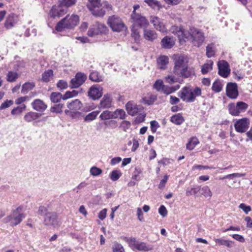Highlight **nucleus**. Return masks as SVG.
<instances>
[{
    "label": "nucleus",
    "mask_w": 252,
    "mask_h": 252,
    "mask_svg": "<svg viewBox=\"0 0 252 252\" xmlns=\"http://www.w3.org/2000/svg\"><path fill=\"white\" fill-rule=\"evenodd\" d=\"M101 108H109L110 107V96L109 94L105 95L100 103Z\"/></svg>",
    "instance_id": "nucleus-36"
},
{
    "label": "nucleus",
    "mask_w": 252,
    "mask_h": 252,
    "mask_svg": "<svg viewBox=\"0 0 252 252\" xmlns=\"http://www.w3.org/2000/svg\"><path fill=\"white\" fill-rule=\"evenodd\" d=\"M87 7L94 16L96 17H102L106 13L101 0H88Z\"/></svg>",
    "instance_id": "nucleus-5"
},
{
    "label": "nucleus",
    "mask_w": 252,
    "mask_h": 252,
    "mask_svg": "<svg viewBox=\"0 0 252 252\" xmlns=\"http://www.w3.org/2000/svg\"><path fill=\"white\" fill-rule=\"evenodd\" d=\"M77 1V0H61L59 1L61 2V4L63 5L67 9L68 7L74 5Z\"/></svg>",
    "instance_id": "nucleus-46"
},
{
    "label": "nucleus",
    "mask_w": 252,
    "mask_h": 252,
    "mask_svg": "<svg viewBox=\"0 0 252 252\" xmlns=\"http://www.w3.org/2000/svg\"><path fill=\"white\" fill-rule=\"evenodd\" d=\"M14 21L13 15H9L6 19L5 23V27L7 29H10L14 26Z\"/></svg>",
    "instance_id": "nucleus-50"
},
{
    "label": "nucleus",
    "mask_w": 252,
    "mask_h": 252,
    "mask_svg": "<svg viewBox=\"0 0 252 252\" xmlns=\"http://www.w3.org/2000/svg\"><path fill=\"white\" fill-rule=\"evenodd\" d=\"M113 252H125V249L123 246L117 242H114L112 246Z\"/></svg>",
    "instance_id": "nucleus-48"
},
{
    "label": "nucleus",
    "mask_w": 252,
    "mask_h": 252,
    "mask_svg": "<svg viewBox=\"0 0 252 252\" xmlns=\"http://www.w3.org/2000/svg\"><path fill=\"white\" fill-rule=\"evenodd\" d=\"M157 99V96L153 94H149L147 96L142 98V101L147 105L153 104Z\"/></svg>",
    "instance_id": "nucleus-32"
},
{
    "label": "nucleus",
    "mask_w": 252,
    "mask_h": 252,
    "mask_svg": "<svg viewBox=\"0 0 252 252\" xmlns=\"http://www.w3.org/2000/svg\"><path fill=\"white\" fill-rule=\"evenodd\" d=\"M199 143V140L196 137L190 138L186 145V148L189 150H192Z\"/></svg>",
    "instance_id": "nucleus-29"
},
{
    "label": "nucleus",
    "mask_w": 252,
    "mask_h": 252,
    "mask_svg": "<svg viewBox=\"0 0 252 252\" xmlns=\"http://www.w3.org/2000/svg\"><path fill=\"white\" fill-rule=\"evenodd\" d=\"M41 115L40 114L37 112L31 111L25 114L24 117V119L27 122L30 123L38 119Z\"/></svg>",
    "instance_id": "nucleus-25"
},
{
    "label": "nucleus",
    "mask_w": 252,
    "mask_h": 252,
    "mask_svg": "<svg viewBox=\"0 0 252 252\" xmlns=\"http://www.w3.org/2000/svg\"><path fill=\"white\" fill-rule=\"evenodd\" d=\"M62 98H63V96L60 93L53 92L50 95V99L54 103L59 102Z\"/></svg>",
    "instance_id": "nucleus-42"
},
{
    "label": "nucleus",
    "mask_w": 252,
    "mask_h": 252,
    "mask_svg": "<svg viewBox=\"0 0 252 252\" xmlns=\"http://www.w3.org/2000/svg\"><path fill=\"white\" fill-rule=\"evenodd\" d=\"M246 175V173H234L230 174H228L224 177H223L222 179H233L235 178H241L244 177Z\"/></svg>",
    "instance_id": "nucleus-49"
},
{
    "label": "nucleus",
    "mask_w": 252,
    "mask_h": 252,
    "mask_svg": "<svg viewBox=\"0 0 252 252\" xmlns=\"http://www.w3.org/2000/svg\"><path fill=\"white\" fill-rule=\"evenodd\" d=\"M90 174L93 176H97L101 174L102 172L100 168L94 166L91 168L90 170Z\"/></svg>",
    "instance_id": "nucleus-51"
},
{
    "label": "nucleus",
    "mask_w": 252,
    "mask_h": 252,
    "mask_svg": "<svg viewBox=\"0 0 252 252\" xmlns=\"http://www.w3.org/2000/svg\"><path fill=\"white\" fill-rule=\"evenodd\" d=\"M144 2L153 9L160 7V2L157 0H144Z\"/></svg>",
    "instance_id": "nucleus-44"
},
{
    "label": "nucleus",
    "mask_w": 252,
    "mask_h": 252,
    "mask_svg": "<svg viewBox=\"0 0 252 252\" xmlns=\"http://www.w3.org/2000/svg\"><path fill=\"white\" fill-rule=\"evenodd\" d=\"M163 81L161 80H157L154 84V88L158 92H161L164 88Z\"/></svg>",
    "instance_id": "nucleus-53"
},
{
    "label": "nucleus",
    "mask_w": 252,
    "mask_h": 252,
    "mask_svg": "<svg viewBox=\"0 0 252 252\" xmlns=\"http://www.w3.org/2000/svg\"><path fill=\"white\" fill-rule=\"evenodd\" d=\"M29 100V98L28 96H21L15 100V103L17 105H19Z\"/></svg>",
    "instance_id": "nucleus-62"
},
{
    "label": "nucleus",
    "mask_w": 252,
    "mask_h": 252,
    "mask_svg": "<svg viewBox=\"0 0 252 252\" xmlns=\"http://www.w3.org/2000/svg\"><path fill=\"white\" fill-rule=\"evenodd\" d=\"M239 208L241 209L246 214H248L251 211V207L247 206L244 203H241L239 205Z\"/></svg>",
    "instance_id": "nucleus-61"
},
{
    "label": "nucleus",
    "mask_w": 252,
    "mask_h": 252,
    "mask_svg": "<svg viewBox=\"0 0 252 252\" xmlns=\"http://www.w3.org/2000/svg\"><path fill=\"white\" fill-rule=\"evenodd\" d=\"M126 116V112L123 109H117L111 114V119H124Z\"/></svg>",
    "instance_id": "nucleus-30"
},
{
    "label": "nucleus",
    "mask_w": 252,
    "mask_h": 252,
    "mask_svg": "<svg viewBox=\"0 0 252 252\" xmlns=\"http://www.w3.org/2000/svg\"><path fill=\"white\" fill-rule=\"evenodd\" d=\"M168 178L169 176L167 175L164 176L163 178L160 181L158 185V188L162 189L165 187V185L167 181Z\"/></svg>",
    "instance_id": "nucleus-64"
},
{
    "label": "nucleus",
    "mask_w": 252,
    "mask_h": 252,
    "mask_svg": "<svg viewBox=\"0 0 252 252\" xmlns=\"http://www.w3.org/2000/svg\"><path fill=\"white\" fill-rule=\"evenodd\" d=\"M44 223L47 226H56L58 224V216L54 212H48L46 214L44 219Z\"/></svg>",
    "instance_id": "nucleus-19"
},
{
    "label": "nucleus",
    "mask_w": 252,
    "mask_h": 252,
    "mask_svg": "<svg viewBox=\"0 0 252 252\" xmlns=\"http://www.w3.org/2000/svg\"><path fill=\"white\" fill-rule=\"evenodd\" d=\"M126 109L127 113L131 116L136 115L139 111L137 105L131 101L126 104Z\"/></svg>",
    "instance_id": "nucleus-22"
},
{
    "label": "nucleus",
    "mask_w": 252,
    "mask_h": 252,
    "mask_svg": "<svg viewBox=\"0 0 252 252\" xmlns=\"http://www.w3.org/2000/svg\"><path fill=\"white\" fill-rule=\"evenodd\" d=\"M126 29L121 20L115 16H111V29L113 31L120 32Z\"/></svg>",
    "instance_id": "nucleus-20"
},
{
    "label": "nucleus",
    "mask_w": 252,
    "mask_h": 252,
    "mask_svg": "<svg viewBox=\"0 0 252 252\" xmlns=\"http://www.w3.org/2000/svg\"><path fill=\"white\" fill-rule=\"evenodd\" d=\"M122 173L120 170H114L111 172V180H118L122 176Z\"/></svg>",
    "instance_id": "nucleus-52"
},
{
    "label": "nucleus",
    "mask_w": 252,
    "mask_h": 252,
    "mask_svg": "<svg viewBox=\"0 0 252 252\" xmlns=\"http://www.w3.org/2000/svg\"><path fill=\"white\" fill-rule=\"evenodd\" d=\"M130 126L131 123L127 121H122L120 125V127L126 132L130 130Z\"/></svg>",
    "instance_id": "nucleus-54"
},
{
    "label": "nucleus",
    "mask_w": 252,
    "mask_h": 252,
    "mask_svg": "<svg viewBox=\"0 0 252 252\" xmlns=\"http://www.w3.org/2000/svg\"><path fill=\"white\" fill-rule=\"evenodd\" d=\"M179 88L180 86L179 85H177L174 87H169L164 85V88L162 89V91L161 92L166 94H169L174 92L175 91L179 89Z\"/></svg>",
    "instance_id": "nucleus-43"
},
{
    "label": "nucleus",
    "mask_w": 252,
    "mask_h": 252,
    "mask_svg": "<svg viewBox=\"0 0 252 252\" xmlns=\"http://www.w3.org/2000/svg\"><path fill=\"white\" fill-rule=\"evenodd\" d=\"M158 213L163 217L166 216L167 214V211L164 205H161L160 206L158 209Z\"/></svg>",
    "instance_id": "nucleus-63"
},
{
    "label": "nucleus",
    "mask_w": 252,
    "mask_h": 252,
    "mask_svg": "<svg viewBox=\"0 0 252 252\" xmlns=\"http://www.w3.org/2000/svg\"><path fill=\"white\" fill-rule=\"evenodd\" d=\"M250 125V121L247 118L236 120L234 126L236 131L239 133H244L249 128Z\"/></svg>",
    "instance_id": "nucleus-10"
},
{
    "label": "nucleus",
    "mask_w": 252,
    "mask_h": 252,
    "mask_svg": "<svg viewBox=\"0 0 252 252\" xmlns=\"http://www.w3.org/2000/svg\"><path fill=\"white\" fill-rule=\"evenodd\" d=\"M214 240L218 245L220 246H226L228 248L231 247L233 243L231 241L223 239L222 238L215 239Z\"/></svg>",
    "instance_id": "nucleus-38"
},
{
    "label": "nucleus",
    "mask_w": 252,
    "mask_h": 252,
    "mask_svg": "<svg viewBox=\"0 0 252 252\" xmlns=\"http://www.w3.org/2000/svg\"><path fill=\"white\" fill-rule=\"evenodd\" d=\"M26 109L25 104H23L21 105L13 108L11 111V114L15 115L18 114H21Z\"/></svg>",
    "instance_id": "nucleus-47"
},
{
    "label": "nucleus",
    "mask_w": 252,
    "mask_h": 252,
    "mask_svg": "<svg viewBox=\"0 0 252 252\" xmlns=\"http://www.w3.org/2000/svg\"><path fill=\"white\" fill-rule=\"evenodd\" d=\"M67 11V9L63 5L61 4V2L59 1L58 5H54L50 10V14L51 16L55 18L56 17H60L65 14Z\"/></svg>",
    "instance_id": "nucleus-14"
},
{
    "label": "nucleus",
    "mask_w": 252,
    "mask_h": 252,
    "mask_svg": "<svg viewBox=\"0 0 252 252\" xmlns=\"http://www.w3.org/2000/svg\"><path fill=\"white\" fill-rule=\"evenodd\" d=\"M108 32V29L105 25L98 22L92 25L88 32V35L94 37L96 35L105 34Z\"/></svg>",
    "instance_id": "nucleus-9"
},
{
    "label": "nucleus",
    "mask_w": 252,
    "mask_h": 252,
    "mask_svg": "<svg viewBox=\"0 0 252 252\" xmlns=\"http://www.w3.org/2000/svg\"><path fill=\"white\" fill-rule=\"evenodd\" d=\"M63 105L61 104H55L51 108V111L56 113H61L62 112Z\"/></svg>",
    "instance_id": "nucleus-56"
},
{
    "label": "nucleus",
    "mask_w": 252,
    "mask_h": 252,
    "mask_svg": "<svg viewBox=\"0 0 252 252\" xmlns=\"http://www.w3.org/2000/svg\"><path fill=\"white\" fill-rule=\"evenodd\" d=\"M248 108V105L242 101H238L236 104L231 103L228 105L229 113L233 116H238L241 113L245 112Z\"/></svg>",
    "instance_id": "nucleus-7"
},
{
    "label": "nucleus",
    "mask_w": 252,
    "mask_h": 252,
    "mask_svg": "<svg viewBox=\"0 0 252 252\" xmlns=\"http://www.w3.org/2000/svg\"><path fill=\"white\" fill-rule=\"evenodd\" d=\"M35 87V84L33 82H26L22 86L21 92L22 94H26L29 91L33 89Z\"/></svg>",
    "instance_id": "nucleus-35"
},
{
    "label": "nucleus",
    "mask_w": 252,
    "mask_h": 252,
    "mask_svg": "<svg viewBox=\"0 0 252 252\" xmlns=\"http://www.w3.org/2000/svg\"><path fill=\"white\" fill-rule=\"evenodd\" d=\"M223 86L222 81L220 80H216L213 84L212 89L215 93H219L221 91Z\"/></svg>",
    "instance_id": "nucleus-34"
},
{
    "label": "nucleus",
    "mask_w": 252,
    "mask_h": 252,
    "mask_svg": "<svg viewBox=\"0 0 252 252\" xmlns=\"http://www.w3.org/2000/svg\"><path fill=\"white\" fill-rule=\"evenodd\" d=\"M213 65V62L212 60H208L206 63H204L201 69V72L202 74H205L212 69V66Z\"/></svg>",
    "instance_id": "nucleus-33"
},
{
    "label": "nucleus",
    "mask_w": 252,
    "mask_h": 252,
    "mask_svg": "<svg viewBox=\"0 0 252 252\" xmlns=\"http://www.w3.org/2000/svg\"><path fill=\"white\" fill-rule=\"evenodd\" d=\"M187 34L189 36L188 39L190 38L191 42L194 46L198 47L202 44L204 40V36L200 30L194 28H190Z\"/></svg>",
    "instance_id": "nucleus-6"
},
{
    "label": "nucleus",
    "mask_w": 252,
    "mask_h": 252,
    "mask_svg": "<svg viewBox=\"0 0 252 252\" xmlns=\"http://www.w3.org/2000/svg\"><path fill=\"white\" fill-rule=\"evenodd\" d=\"M21 208L18 207L14 211L10 216L6 218V221H10L12 225H16L25 218V215L20 212Z\"/></svg>",
    "instance_id": "nucleus-11"
},
{
    "label": "nucleus",
    "mask_w": 252,
    "mask_h": 252,
    "mask_svg": "<svg viewBox=\"0 0 252 252\" xmlns=\"http://www.w3.org/2000/svg\"><path fill=\"white\" fill-rule=\"evenodd\" d=\"M227 96L231 99H236L238 96L237 85L235 83H228L226 88Z\"/></svg>",
    "instance_id": "nucleus-17"
},
{
    "label": "nucleus",
    "mask_w": 252,
    "mask_h": 252,
    "mask_svg": "<svg viewBox=\"0 0 252 252\" xmlns=\"http://www.w3.org/2000/svg\"><path fill=\"white\" fill-rule=\"evenodd\" d=\"M82 103L78 99H75L67 105V107L73 111H77L82 107Z\"/></svg>",
    "instance_id": "nucleus-27"
},
{
    "label": "nucleus",
    "mask_w": 252,
    "mask_h": 252,
    "mask_svg": "<svg viewBox=\"0 0 252 252\" xmlns=\"http://www.w3.org/2000/svg\"><path fill=\"white\" fill-rule=\"evenodd\" d=\"M57 86L60 90H64L68 87V84L66 81L60 80L58 82Z\"/></svg>",
    "instance_id": "nucleus-57"
},
{
    "label": "nucleus",
    "mask_w": 252,
    "mask_h": 252,
    "mask_svg": "<svg viewBox=\"0 0 252 252\" xmlns=\"http://www.w3.org/2000/svg\"><path fill=\"white\" fill-rule=\"evenodd\" d=\"M150 21L157 30L161 32H167V29L163 22V20L159 18L157 16H152L150 17Z\"/></svg>",
    "instance_id": "nucleus-15"
},
{
    "label": "nucleus",
    "mask_w": 252,
    "mask_h": 252,
    "mask_svg": "<svg viewBox=\"0 0 252 252\" xmlns=\"http://www.w3.org/2000/svg\"><path fill=\"white\" fill-rule=\"evenodd\" d=\"M151 128L152 131L154 133L157 131L158 127H159V125L158 122L156 121H152L150 122Z\"/></svg>",
    "instance_id": "nucleus-60"
},
{
    "label": "nucleus",
    "mask_w": 252,
    "mask_h": 252,
    "mask_svg": "<svg viewBox=\"0 0 252 252\" xmlns=\"http://www.w3.org/2000/svg\"><path fill=\"white\" fill-rule=\"evenodd\" d=\"M170 121L175 125H180L184 122V119L181 114L178 113L172 116Z\"/></svg>",
    "instance_id": "nucleus-31"
},
{
    "label": "nucleus",
    "mask_w": 252,
    "mask_h": 252,
    "mask_svg": "<svg viewBox=\"0 0 252 252\" xmlns=\"http://www.w3.org/2000/svg\"><path fill=\"white\" fill-rule=\"evenodd\" d=\"M53 76V71L51 69L45 71L42 74V80L45 82H49Z\"/></svg>",
    "instance_id": "nucleus-37"
},
{
    "label": "nucleus",
    "mask_w": 252,
    "mask_h": 252,
    "mask_svg": "<svg viewBox=\"0 0 252 252\" xmlns=\"http://www.w3.org/2000/svg\"><path fill=\"white\" fill-rule=\"evenodd\" d=\"M87 79L86 75L81 72H78L75 77L70 81L71 88H76L82 85Z\"/></svg>",
    "instance_id": "nucleus-18"
},
{
    "label": "nucleus",
    "mask_w": 252,
    "mask_h": 252,
    "mask_svg": "<svg viewBox=\"0 0 252 252\" xmlns=\"http://www.w3.org/2000/svg\"><path fill=\"white\" fill-rule=\"evenodd\" d=\"M128 242L129 247L133 250L148 252L153 249V247L151 245H148L143 242L137 241L134 238H130Z\"/></svg>",
    "instance_id": "nucleus-8"
},
{
    "label": "nucleus",
    "mask_w": 252,
    "mask_h": 252,
    "mask_svg": "<svg viewBox=\"0 0 252 252\" xmlns=\"http://www.w3.org/2000/svg\"><path fill=\"white\" fill-rule=\"evenodd\" d=\"M143 35L146 40L151 41L156 39L158 37L157 33L155 31L146 29H144Z\"/></svg>",
    "instance_id": "nucleus-24"
},
{
    "label": "nucleus",
    "mask_w": 252,
    "mask_h": 252,
    "mask_svg": "<svg viewBox=\"0 0 252 252\" xmlns=\"http://www.w3.org/2000/svg\"><path fill=\"white\" fill-rule=\"evenodd\" d=\"M200 190L201 194L205 197H211L212 196V192L208 186L200 187Z\"/></svg>",
    "instance_id": "nucleus-40"
},
{
    "label": "nucleus",
    "mask_w": 252,
    "mask_h": 252,
    "mask_svg": "<svg viewBox=\"0 0 252 252\" xmlns=\"http://www.w3.org/2000/svg\"><path fill=\"white\" fill-rule=\"evenodd\" d=\"M201 94V90L199 87L194 89L190 87H185L179 92V96L186 102H192L197 96Z\"/></svg>",
    "instance_id": "nucleus-4"
},
{
    "label": "nucleus",
    "mask_w": 252,
    "mask_h": 252,
    "mask_svg": "<svg viewBox=\"0 0 252 252\" xmlns=\"http://www.w3.org/2000/svg\"><path fill=\"white\" fill-rule=\"evenodd\" d=\"M102 120H109L110 119V112L108 110L104 111L100 115Z\"/></svg>",
    "instance_id": "nucleus-58"
},
{
    "label": "nucleus",
    "mask_w": 252,
    "mask_h": 252,
    "mask_svg": "<svg viewBox=\"0 0 252 252\" xmlns=\"http://www.w3.org/2000/svg\"><path fill=\"white\" fill-rule=\"evenodd\" d=\"M98 114V111H93L88 114L85 118V121L86 122L91 121L94 120L97 115Z\"/></svg>",
    "instance_id": "nucleus-55"
},
{
    "label": "nucleus",
    "mask_w": 252,
    "mask_h": 252,
    "mask_svg": "<svg viewBox=\"0 0 252 252\" xmlns=\"http://www.w3.org/2000/svg\"><path fill=\"white\" fill-rule=\"evenodd\" d=\"M170 32L178 37L181 44H182L183 42L185 41L186 39H188L189 37V35L187 34L188 32L184 31L181 27L173 26L170 28Z\"/></svg>",
    "instance_id": "nucleus-12"
},
{
    "label": "nucleus",
    "mask_w": 252,
    "mask_h": 252,
    "mask_svg": "<svg viewBox=\"0 0 252 252\" xmlns=\"http://www.w3.org/2000/svg\"><path fill=\"white\" fill-rule=\"evenodd\" d=\"M31 105L34 110L40 112L44 111L47 107V105L45 104L42 100L39 99H35L31 103Z\"/></svg>",
    "instance_id": "nucleus-21"
},
{
    "label": "nucleus",
    "mask_w": 252,
    "mask_h": 252,
    "mask_svg": "<svg viewBox=\"0 0 252 252\" xmlns=\"http://www.w3.org/2000/svg\"><path fill=\"white\" fill-rule=\"evenodd\" d=\"M169 63V59L166 56H161L157 59V63L158 67L162 69H165L166 65Z\"/></svg>",
    "instance_id": "nucleus-26"
},
{
    "label": "nucleus",
    "mask_w": 252,
    "mask_h": 252,
    "mask_svg": "<svg viewBox=\"0 0 252 252\" xmlns=\"http://www.w3.org/2000/svg\"><path fill=\"white\" fill-rule=\"evenodd\" d=\"M216 53V47L214 43H210L206 47V56L208 58L214 57Z\"/></svg>",
    "instance_id": "nucleus-28"
},
{
    "label": "nucleus",
    "mask_w": 252,
    "mask_h": 252,
    "mask_svg": "<svg viewBox=\"0 0 252 252\" xmlns=\"http://www.w3.org/2000/svg\"><path fill=\"white\" fill-rule=\"evenodd\" d=\"M174 62L172 70L173 74L177 77L188 78L190 75L189 69V59L183 55L175 54L172 57Z\"/></svg>",
    "instance_id": "nucleus-1"
},
{
    "label": "nucleus",
    "mask_w": 252,
    "mask_h": 252,
    "mask_svg": "<svg viewBox=\"0 0 252 252\" xmlns=\"http://www.w3.org/2000/svg\"><path fill=\"white\" fill-rule=\"evenodd\" d=\"M13 104V101L11 100H6L3 102L0 106V109L2 110L7 108L9 107L10 106Z\"/></svg>",
    "instance_id": "nucleus-59"
},
{
    "label": "nucleus",
    "mask_w": 252,
    "mask_h": 252,
    "mask_svg": "<svg viewBox=\"0 0 252 252\" xmlns=\"http://www.w3.org/2000/svg\"><path fill=\"white\" fill-rule=\"evenodd\" d=\"M219 74L223 78H226L230 73V68L228 63L224 60L219 61L218 63Z\"/></svg>",
    "instance_id": "nucleus-13"
},
{
    "label": "nucleus",
    "mask_w": 252,
    "mask_h": 252,
    "mask_svg": "<svg viewBox=\"0 0 252 252\" xmlns=\"http://www.w3.org/2000/svg\"><path fill=\"white\" fill-rule=\"evenodd\" d=\"M102 89L98 85L92 86L89 90L88 96L93 100L100 98L102 95Z\"/></svg>",
    "instance_id": "nucleus-16"
},
{
    "label": "nucleus",
    "mask_w": 252,
    "mask_h": 252,
    "mask_svg": "<svg viewBox=\"0 0 252 252\" xmlns=\"http://www.w3.org/2000/svg\"><path fill=\"white\" fill-rule=\"evenodd\" d=\"M18 74L14 71H9L6 76V80L8 82H15L18 77Z\"/></svg>",
    "instance_id": "nucleus-41"
},
{
    "label": "nucleus",
    "mask_w": 252,
    "mask_h": 252,
    "mask_svg": "<svg viewBox=\"0 0 252 252\" xmlns=\"http://www.w3.org/2000/svg\"><path fill=\"white\" fill-rule=\"evenodd\" d=\"M131 18L132 20L131 28V36L136 43L140 40L139 28L146 29L149 25V22L146 18L136 13H132Z\"/></svg>",
    "instance_id": "nucleus-2"
},
{
    "label": "nucleus",
    "mask_w": 252,
    "mask_h": 252,
    "mask_svg": "<svg viewBox=\"0 0 252 252\" xmlns=\"http://www.w3.org/2000/svg\"><path fill=\"white\" fill-rule=\"evenodd\" d=\"M181 77H177L175 75H169L165 77V81L169 84H173L175 82H177L179 80V78Z\"/></svg>",
    "instance_id": "nucleus-45"
},
{
    "label": "nucleus",
    "mask_w": 252,
    "mask_h": 252,
    "mask_svg": "<svg viewBox=\"0 0 252 252\" xmlns=\"http://www.w3.org/2000/svg\"><path fill=\"white\" fill-rule=\"evenodd\" d=\"M90 79L94 82H101L103 80L102 77L99 75L97 71H94L90 74Z\"/></svg>",
    "instance_id": "nucleus-39"
},
{
    "label": "nucleus",
    "mask_w": 252,
    "mask_h": 252,
    "mask_svg": "<svg viewBox=\"0 0 252 252\" xmlns=\"http://www.w3.org/2000/svg\"><path fill=\"white\" fill-rule=\"evenodd\" d=\"M175 43L173 37L166 36L161 40V45L164 48L170 49L174 45Z\"/></svg>",
    "instance_id": "nucleus-23"
},
{
    "label": "nucleus",
    "mask_w": 252,
    "mask_h": 252,
    "mask_svg": "<svg viewBox=\"0 0 252 252\" xmlns=\"http://www.w3.org/2000/svg\"><path fill=\"white\" fill-rule=\"evenodd\" d=\"M79 22V17L78 15H68L57 23L55 29L58 32H62L65 29L72 30L78 25Z\"/></svg>",
    "instance_id": "nucleus-3"
}]
</instances>
